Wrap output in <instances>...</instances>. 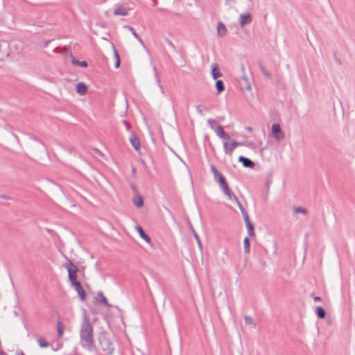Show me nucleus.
<instances>
[{
  "mask_svg": "<svg viewBox=\"0 0 355 355\" xmlns=\"http://www.w3.org/2000/svg\"><path fill=\"white\" fill-rule=\"evenodd\" d=\"M80 338L83 348L91 351L94 347L93 325L85 314L80 327Z\"/></svg>",
  "mask_w": 355,
  "mask_h": 355,
  "instance_id": "1",
  "label": "nucleus"
},
{
  "mask_svg": "<svg viewBox=\"0 0 355 355\" xmlns=\"http://www.w3.org/2000/svg\"><path fill=\"white\" fill-rule=\"evenodd\" d=\"M98 338L102 350L107 355H111L114 349V344L110 335L103 331L99 334Z\"/></svg>",
  "mask_w": 355,
  "mask_h": 355,
  "instance_id": "2",
  "label": "nucleus"
},
{
  "mask_svg": "<svg viewBox=\"0 0 355 355\" xmlns=\"http://www.w3.org/2000/svg\"><path fill=\"white\" fill-rule=\"evenodd\" d=\"M210 168L214 175L215 181L220 184V187L223 193L228 197L229 199H231V191L223 174L219 172L214 165H211Z\"/></svg>",
  "mask_w": 355,
  "mask_h": 355,
  "instance_id": "3",
  "label": "nucleus"
},
{
  "mask_svg": "<svg viewBox=\"0 0 355 355\" xmlns=\"http://www.w3.org/2000/svg\"><path fill=\"white\" fill-rule=\"evenodd\" d=\"M64 267L67 270L69 279L71 286L79 282L77 280V272L78 271V267L74 265L69 259H68L67 261L64 264Z\"/></svg>",
  "mask_w": 355,
  "mask_h": 355,
  "instance_id": "4",
  "label": "nucleus"
},
{
  "mask_svg": "<svg viewBox=\"0 0 355 355\" xmlns=\"http://www.w3.org/2000/svg\"><path fill=\"white\" fill-rule=\"evenodd\" d=\"M271 134L277 141H281L284 139V134L278 123H273L271 127Z\"/></svg>",
  "mask_w": 355,
  "mask_h": 355,
  "instance_id": "5",
  "label": "nucleus"
},
{
  "mask_svg": "<svg viewBox=\"0 0 355 355\" xmlns=\"http://www.w3.org/2000/svg\"><path fill=\"white\" fill-rule=\"evenodd\" d=\"M242 145H243V143L236 141H233L230 144H228L227 142H224L223 143L224 151H225V154L231 155L232 152L236 147L242 146Z\"/></svg>",
  "mask_w": 355,
  "mask_h": 355,
  "instance_id": "6",
  "label": "nucleus"
},
{
  "mask_svg": "<svg viewBox=\"0 0 355 355\" xmlns=\"http://www.w3.org/2000/svg\"><path fill=\"white\" fill-rule=\"evenodd\" d=\"M239 85L241 89H245L248 91L251 90V81L246 75H242L239 80Z\"/></svg>",
  "mask_w": 355,
  "mask_h": 355,
  "instance_id": "7",
  "label": "nucleus"
},
{
  "mask_svg": "<svg viewBox=\"0 0 355 355\" xmlns=\"http://www.w3.org/2000/svg\"><path fill=\"white\" fill-rule=\"evenodd\" d=\"M252 18L250 12L245 14H241L239 17V24L241 27H243L246 24H249L252 22Z\"/></svg>",
  "mask_w": 355,
  "mask_h": 355,
  "instance_id": "8",
  "label": "nucleus"
},
{
  "mask_svg": "<svg viewBox=\"0 0 355 355\" xmlns=\"http://www.w3.org/2000/svg\"><path fill=\"white\" fill-rule=\"evenodd\" d=\"M239 162H241L243 166L245 168H253L255 165V164L251 159L243 156H240L239 157Z\"/></svg>",
  "mask_w": 355,
  "mask_h": 355,
  "instance_id": "9",
  "label": "nucleus"
},
{
  "mask_svg": "<svg viewBox=\"0 0 355 355\" xmlns=\"http://www.w3.org/2000/svg\"><path fill=\"white\" fill-rule=\"evenodd\" d=\"M8 44L6 42H0V60L8 55Z\"/></svg>",
  "mask_w": 355,
  "mask_h": 355,
  "instance_id": "10",
  "label": "nucleus"
},
{
  "mask_svg": "<svg viewBox=\"0 0 355 355\" xmlns=\"http://www.w3.org/2000/svg\"><path fill=\"white\" fill-rule=\"evenodd\" d=\"M214 130L217 136L219 137L220 138L224 139L225 140H229L230 139V137L225 133V132L223 130V128L221 125H218L214 129Z\"/></svg>",
  "mask_w": 355,
  "mask_h": 355,
  "instance_id": "11",
  "label": "nucleus"
},
{
  "mask_svg": "<svg viewBox=\"0 0 355 355\" xmlns=\"http://www.w3.org/2000/svg\"><path fill=\"white\" fill-rule=\"evenodd\" d=\"M73 286L75 288L76 291H77L80 300L82 301H84L85 299V292L83 290V288L81 286V284L80 282H78L73 285Z\"/></svg>",
  "mask_w": 355,
  "mask_h": 355,
  "instance_id": "12",
  "label": "nucleus"
},
{
  "mask_svg": "<svg viewBox=\"0 0 355 355\" xmlns=\"http://www.w3.org/2000/svg\"><path fill=\"white\" fill-rule=\"evenodd\" d=\"M114 15L125 16L128 15V10L123 6H117L114 10Z\"/></svg>",
  "mask_w": 355,
  "mask_h": 355,
  "instance_id": "13",
  "label": "nucleus"
},
{
  "mask_svg": "<svg viewBox=\"0 0 355 355\" xmlns=\"http://www.w3.org/2000/svg\"><path fill=\"white\" fill-rule=\"evenodd\" d=\"M76 92L78 94L83 96L87 92V86L83 82H79L76 85Z\"/></svg>",
  "mask_w": 355,
  "mask_h": 355,
  "instance_id": "14",
  "label": "nucleus"
},
{
  "mask_svg": "<svg viewBox=\"0 0 355 355\" xmlns=\"http://www.w3.org/2000/svg\"><path fill=\"white\" fill-rule=\"evenodd\" d=\"M138 234H139V236L144 239L145 240L147 243H151V239L150 238L149 236H148L144 231V230L142 229V227L140 226V225H137L135 227Z\"/></svg>",
  "mask_w": 355,
  "mask_h": 355,
  "instance_id": "15",
  "label": "nucleus"
},
{
  "mask_svg": "<svg viewBox=\"0 0 355 355\" xmlns=\"http://www.w3.org/2000/svg\"><path fill=\"white\" fill-rule=\"evenodd\" d=\"M227 28L221 22L219 21L217 24V35L218 37H221L226 35Z\"/></svg>",
  "mask_w": 355,
  "mask_h": 355,
  "instance_id": "16",
  "label": "nucleus"
},
{
  "mask_svg": "<svg viewBox=\"0 0 355 355\" xmlns=\"http://www.w3.org/2000/svg\"><path fill=\"white\" fill-rule=\"evenodd\" d=\"M243 219H244V221H245V223L246 224V227H247V229H248V234L250 236H254L255 235L254 230V226H253L252 223L250 221L249 217H245Z\"/></svg>",
  "mask_w": 355,
  "mask_h": 355,
  "instance_id": "17",
  "label": "nucleus"
},
{
  "mask_svg": "<svg viewBox=\"0 0 355 355\" xmlns=\"http://www.w3.org/2000/svg\"><path fill=\"white\" fill-rule=\"evenodd\" d=\"M130 142L135 150H138L140 147V141L139 138L135 135L132 134L130 137Z\"/></svg>",
  "mask_w": 355,
  "mask_h": 355,
  "instance_id": "18",
  "label": "nucleus"
},
{
  "mask_svg": "<svg viewBox=\"0 0 355 355\" xmlns=\"http://www.w3.org/2000/svg\"><path fill=\"white\" fill-rule=\"evenodd\" d=\"M134 205L137 207H141L144 205V199L141 196L137 194L132 198Z\"/></svg>",
  "mask_w": 355,
  "mask_h": 355,
  "instance_id": "19",
  "label": "nucleus"
},
{
  "mask_svg": "<svg viewBox=\"0 0 355 355\" xmlns=\"http://www.w3.org/2000/svg\"><path fill=\"white\" fill-rule=\"evenodd\" d=\"M211 75L214 80L222 76V73L218 71V66L216 64L211 65Z\"/></svg>",
  "mask_w": 355,
  "mask_h": 355,
  "instance_id": "20",
  "label": "nucleus"
},
{
  "mask_svg": "<svg viewBox=\"0 0 355 355\" xmlns=\"http://www.w3.org/2000/svg\"><path fill=\"white\" fill-rule=\"evenodd\" d=\"M123 28L128 29V31H130L132 33V34L134 35V37L139 41V42L141 45L144 46L142 39L138 35V34L135 32V31L134 30V28L132 27H131L130 26H124Z\"/></svg>",
  "mask_w": 355,
  "mask_h": 355,
  "instance_id": "21",
  "label": "nucleus"
},
{
  "mask_svg": "<svg viewBox=\"0 0 355 355\" xmlns=\"http://www.w3.org/2000/svg\"><path fill=\"white\" fill-rule=\"evenodd\" d=\"M57 330L58 338H62L64 334V326L60 320H58V321L57 322Z\"/></svg>",
  "mask_w": 355,
  "mask_h": 355,
  "instance_id": "22",
  "label": "nucleus"
},
{
  "mask_svg": "<svg viewBox=\"0 0 355 355\" xmlns=\"http://www.w3.org/2000/svg\"><path fill=\"white\" fill-rule=\"evenodd\" d=\"M315 313L319 318L323 319L325 318L326 311L322 307H316Z\"/></svg>",
  "mask_w": 355,
  "mask_h": 355,
  "instance_id": "23",
  "label": "nucleus"
},
{
  "mask_svg": "<svg viewBox=\"0 0 355 355\" xmlns=\"http://www.w3.org/2000/svg\"><path fill=\"white\" fill-rule=\"evenodd\" d=\"M97 296L99 298V303H102L104 305H106L107 306H110V305L107 302V300L103 295V293L101 291L98 293Z\"/></svg>",
  "mask_w": 355,
  "mask_h": 355,
  "instance_id": "24",
  "label": "nucleus"
},
{
  "mask_svg": "<svg viewBox=\"0 0 355 355\" xmlns=\"http://www.w3.org/2000/svg\"><path fill=\"white\" fill-rule=\"evenodd\" d=\"M244 319H245V322L246 324L250 326L252 328H255L256 323L254 321L252 318L248 316V315H245Z\"/></svg>",
  "mask_w": 355,
  "mask_h": 355,
  "instance_id": "25",
  "label": "nucleus"
},
{
  "mask_svg": "<svg viewBox=\"0 0 355 355\" xmlns=\"http://www.w3.org/2000/svg\"><path fill=\"white\" fill-rule=\"evenodd\" d=\"M71 62L73 65H77L83 67H86L87 66V62L76 60L73 56H72Z\"/></svg>",
  "mask_w": 355,
  "mask_h": 355,
  "instance_id": "26",
  "label": "nucleus"
},
{
  "mask_svg": "<svg viewBox=\"0 0 355 355\" xmlns=\"http://www.w3.org/2000/svg\"><path fill=\"white\" fill-rule=\"evenodd\" d=\"M216 87L217 89V93L220 94L224 90V85L223 82L220 80H216Z\"/></svg>",
  "mask_w": 355,
  "mask_h": 355,
  "instance_id": "27",
  "label": "nucleus"
},
{
  "mask_svg": "<svg viewBox=\"0 0 355 355\" xmlns=\"http://www.w3.org/2000/svg\"><path fill=\"white\" fill-rule=\"evenodd\" d=\"M37 343L40 347L42 348L48 347L49 346V343L47 341H46V340L43 337L39 338L37 340Z\"/></svg>",
  "mask_w": 355,
  "mask_h": 355,
  "instance_id": "28",
  "label": "nucleus"
},
{
  "mask_svg": "<svg viewBox=\"0 0 355 355\" xmlns=\"http://www.w3.org/2000/svg\"><path fill=\"white\" fill-rule=\"evenodd\" d=\"M243 244H244V252L245 253H249L250 250V241L248 238L245 237L243 240Z\"/></svg>",
  "mask_w": 355,
  "mask_h": 355,
  "instance_id": "29",
  "label": "nucleus"
},
{
  "mask_svg": "<svg viewBox=\"0 0 355 355\" xmlns=\"http://www.w3.org/2000/svg\"><path fill=\"white\" fill-rule=\"evenodd\" d=\"M293 211L296 214L300 213L304 215L307 214V210L305 208L301 207H294Z\"/></svg>",
  "mask_w": 355,
  "mask_h": 355,
  "instance_id": "30",
  "label": "nucleus"
},
{
  "mask_svg": "<svg viewBox=\"0 0 355 355\" xmlns=\"http://www.w3.org/2000/svg\"><path fill=\"white\" fill-rule=\"evenodd\" d=\"M191 230H192L193 234L198 243L199 248L202 250V243H201L200 239L198 234L196 233V232L194 230V229L193 227H191Z\"/></svg>",
  "mask_w": 355,
  "mask_h": 355,
  "instance_id": "31",
  "label": "nucleus"
},
{
  "mask_svg": "<svg viewBox=\"0 0 355 355\" xmlns=\"http://www.w3.org/2000/svg\"><path fill=\"white\" fill-rule=\"evenodd\" d=\"M196 110L199 114L203 115V111H208V109L204 105H199L196 106Z\"/></svg>",
  "mask_w": 355,
  "mask_h": 355,
  "instance_id": "32",
  "label": "nucleus"
},
{
  "mask_svg": "<svg viewBox=\"0 0 355 355\" xmlns=\"http://www.w3.org/2000/svg\"><path fill=\"white\" fill-rule=\"evenodd\" d=\"M259 66H260V69L261 71H262V73L268 78H271V74L270 72H268L266 69L265 67L261 64H259Z\"/></svg>",
  "mask_w": 355,
  "mask_h": 355,
  "instance_id": "33",
  "label": "nucleus"
},
{
  "mask_svg": "<svg viewBox=\"0 0 355 355\" xmlns=\"http://www.w3.org/2000/svg\"><path fill=\"white\" fill-rule=\"evenodd\" d=\"M216 121L214 119H209L207 120V123L212 130H214L216 128L215 125L216 124Z\"/></svg>",
  "mask_w": 355,
  "mask_h": 355,
  "instance_id": "34",
  "label": "nucleus"
},
{
  "mask_svg": "<svg viewBox=\"0 0 355 355\" xmlns=\"http://www.w3.org/2000/svg\"><path fill=\"white\" fill-rule=\"evenodd\" d=\"M238 207H239L240 211L242 213L243 218H245V217H249L246 210L244 209V207H243L242 204H239V206H238Z\"/></svg>",
  "mask_w": 355,
  "mask_h": 355,
  "instance_id": "35",
  "label": "nucleus"
},
{
  "mask_svg": "<svg viewBox=\"0 0 355 355\" xmlns=\"http://www.w3.org/2000/svg\"><path fill=\"white\" fill-rule=\"evenodd\" d=\"M114 54H115V57L116 59V62L115 63V67L118 68V67H119V65H120V60H119V55L116 50H114Z\"/></svg>",
  "mask_w": 355,
  "mask_h": 355,
  "instance_id": "36",
  "label": "nucleus"
},
{
  "mask_svg": "<svg viewBox=\"0 0 355 355\" xmlns=\"http://www.w3.org/2000/svg\"><path fill=\"white\" fill-rule=\"evenodd\" d=\"M311 296L313 298L315 302H320L322 300L321 297L314 296L313 293H312Z\"/></svg>",
  "mask_w": 355,
  "mask_h": 355,
  "instance_id": "37",
  "label": "nucleus"
},
{
  "mask_svg": "<svg viewBox=\"0 0 355 355\" xmlns=\"http://www.w3.org/2000/svg\"><path fill=\"white\" fill-rule=\"evenodd\" d=\"M123 123L125 125V126L126 127V128L128 130H129L130 128V124L128 123V121H123Z\"/></svg>",
  "mask_w": 355,
  "mask_h": 355,
  "instance_id": "38",
  "label": "nucleus"
},
{
  "mask_svg": "<svg viewBox=\"0 0 355 355\" xmlns=\"http://www.w3.org/2000/svg\"><path fill=\"white\" fill-rule=\"evenodd\" d=\"M234 199L236 201L238 206H239V204H241L236 196H234Z\"/></svg>",
  "mask_w": 355,
  "mask_h": 355,
  "instance_id": "39",
  "label": "nucleus"
},
{
  "mask_svg": "<svg viewBox=\"0 0 355 355\" xmlns=\"http://www.w3.org/2000/svg\"><path fill=\"white\" fill-rule=\"evenodd\" d=\"M166 41L167 44H168L169 46H172V47H174V46H173V43L171 42V40H169L168 39H166Z\"/></svg>",
  "mask_w": 355,
  "mask_h": 355,
  "instance_id": "40",
  "label": "nucleus"
},
{
  "mask_svg": "<svg viewBox=\"0 0 355 355\" xmlns=\"http://www.w3.org/2000/svg\"><path fill=\"white\" fill-rule=\"evenodd\" d=\"M135 172H136V169H135V168L132 167V174H135Z\"/></svg>",
  "mask_w": 355,
  "mask_h": 355,
  "instance_id": "41",
  "label": "nucleus"
},
{
  "mask_svg": "<svg viewBox=\"0 0 355 355\" xmlns=\"http://www.w3.org/2000/svg\"><path fill=\"white\" fill-rule=\"evenodd\" d=\"M246 130L250 132L252 130V128L251 127H247Z\"/></svg>",
  "mask_w": 355,
  "mask_h": 355,
  "instance_id": "42",
  "label": "nucleus"
},
{
  "mask_svg": "<svg viewBox=\"0 0 355 355\" xmlns=\"http://www.w3.org/2000/svg\"><path fill=\"white\" fill-rule=\"evenodd\" d=\"M96 153H98L99 155H102L101 153L98 150H96Z\"/></svg>",
  "mask_w": 355,
  "mask_h": 355,
  "instance_id": "43",
  "label": "nucleus"
},
{
  "mask_svg": "<svg viewBox=\"0 0 355 355\" xmlns=\"http://www.w3.org/2000/svg\"><path fill=\"white\" fill-rule=\"evenodd\" d=\"M132 188L133 190H135L137 192V189H136L135 186H132Z\"/></svg>",
  "mask_w": 355,
  "mask_h": 355,
  "instance_id": "44",
  "label": "nucleus"
},
{
  "mask_svg": "<svg viewBox=\"0 0 355 355\" xmlns=\"http://www.w3.org/2000/svg\"><path fill=\"white\" fill-rule=\"evenodd\" d=\"M64 49L65 51H67V49H68L67 46H65Z\"/></svg>",
  "mask_w": 355,
  "mask_h": 355,
  "instance_id": "45",
  "label": "nucleus"
},
{
  "mask_svg": "<svg viewBox=\"0 0 355 355\" xmlns=\"http://www.w3.org/2000/svg\"><path fill=\"white\" fill-rule=\"evenodd\" d=\"M3 198L7 199L6 196H3Z\"/></svg>",
  "mask_w": 355,
  "mask_h": 355,
  "instance_id": "46",
  "label": "nucleus"
},
{
  "mask_svg": "<svg viewBox=\"0 0 355 355\" xmlns=\"http://www.w3.org/2000/svg\"><path fill=\"white\" fill-rule=\"evenodd\" d=\"M21 355H24V354H21Z\"/></svg>",
  "mask_w": 355,
  "mask_h": 355,
  "instance_id": "47",
  "label": "nucleus"
}]
</instances>
